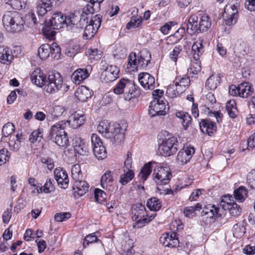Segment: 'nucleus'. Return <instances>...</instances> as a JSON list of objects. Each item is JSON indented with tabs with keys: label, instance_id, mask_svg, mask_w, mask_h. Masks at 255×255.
Instances as JSON below:
<instances>
[{
	"label": "nucleus",
	"instance_id": "11",
	"mask_svg": "<svg viewBox=\"0 0 255 255\" xmlns=\"http://www.w3.org/2000/svg\"><path fill=\"white\" fill-rule=\"evenodd\" d=\"M91 139L95 156L98 159L102 160L105 158L107 157L106 150L103 145L100 137L96 134L93 133Z\"/></svg>",
	"mask_w": 255,
	"mask_h": 255
},
{
	"label": "nucleus",
	"instance_id": "57",
	"mask_svg": "<svg viewBox=\"0 0 255 255\" xmlns=\"http://www.w3.org/2000/svg\"><path fill=\"white\" fill-rule=\"evenodd\" d=\"M218 83L217 80H216L214 77L210 76L206 81V86L208 89L214 90L217 88Z\"/></svg>",
	"mask_w": 255,
	"mask_h": 255
},
{
	"label": "nucleus",
	"instance_id": "32",
	"mask_svg": "<svg viewBox=\"0 0 255 255\" xmlns=\"http://www.w3.org/2000/svg\"><path fill=\"white\" fill-rule=\"evenodd\" d=\"M21 139L22 136L21 134H17L16 135H10L8 141L10 150L17 151L20 147Z\"/></svg>",
	"mask_w": 255,
	"mask_h": 255
},
{
	"label": "nucleus",
	"instance_id": "42",
	"mask_svg": "<svg viewBox=\"0 0 255 255\" xmlns=\"http://www.w3.org/2000/svg\"><path fill=\"white\" fill-rule=\"evenodd\" d=\"M101 185L103 188H107L108 186H111L113 182V178L111 171L106 172L101 177Z\"/></svg>",
	"mask_w": 255,
	"mask_h": 255
},
{
	"label": "nucleus",
	"instance_id": "25",
	"mask_svg": "<svg viewBox=\"0 0 255 255\" xmlns=\"http://www.w3.org/2000/svg\"><path fill=\"white\" fill-rule=\"evenodd\" d=\"M75 95L82 102L86 101L92 96L91 91L85 86L79 87L76 91Z\"/></svg>",
	"mask_w": 255,
	"mask_h": 255
},
{
	"label": "nucleus",
	"instance_id": "9",
	"mask_svg": "<svg viewBox=\"0 0 255 255\" xmlns=\"http://www.w3.org/2000/svg\"><path fill=\"white\" fill-rule=\"evenodd\" d=\"M127 127L126 124H114L110 128V131L108 133L107 138L110 139L113 143H121L125 139V132Z\"/></svg>",
	"mask_w": 255,
	"mask_h": 255
},
{
	"label": "nucleus",
	"instance_id": "2",
	"mask_svg": "<svg viewBox=\"0 0 255 255\" xmlns=\"http://www.w3.org/2000/svg\"><path fill=\"white\" fill-rule=\"evenodd\" d=\"M2 23L6 31L17 33L24 29L25 21L22 15L16 11H7L2 16Z\"/></svg>",
	"mask_w": 255,
	"mask_h": 255
},
{
	"label": "nucleus",
	"instance_id": "35",
	"mask_svg": "<svg viewBox=\"0 0 255 255\" xmlns=\"http://www.w3.org/2000/svg\"><path fill=\"white\" fill-rule=\"evenodd\" d=\"M226 109L230 118L234 119L236 117L237 110L235 100H232L228 101L226 103Z\"/></svg>",
	"mask_w": 255,
	"mask_h": 255
},
{
	"label": "nucleus",
	"instance_id": "19",
	"mask_svg": "<svg viewBox=\"0 0 255 255\" xmlns=\"http://www.w3.org/2000/svg\"><path fill=\"white\" fill-rule=\"evenodd\" d=\"M31 80L36 86L41 87L46 83V75L40 69H36L31 74Z\"/></svg>",
	"mask_w": 255,
	"mask_h": 255
},
{
	"label": "nucleus",
	"instance_id": "27",
	"mask_svg": "<svg viewBox=\"0 0 255 255\" xmlns=\"http://www.w3.org/2000/svg\"><path fill=\"white\" fill-rule=\"evenodd\" d=\"M212 20L208 15L206 13L201 15L198 25V30L207 31L212 26Z\"/></svg>",
	"mask_w": 255,
	"mask_h": 255
},
{
	"label": "nucleus",
	"instance_id": "33",
	"mask_svg": "<svg viewBox=\"0 0 255 255\" xmlns=\"http://www.w3.org/2000/svg\"><path fill=\"white\" fill-rule=\"evenodd\" d=\"M66 113V109L64 106L61 105H57L53 107L49 112V114L52 119H57Z\"/></svg>",
	"mask_w": 255,
	"mask_h": 255
},
{
	"label": "nucleus",
	"instance_id": "62",
	"mask_svg": "<svg viewBox=\"0 0 255 255\" xmlns=\"http://www.w3.org/2000/svg\"><path fill=\"white\" fill-rule=\"evenodd\" d=\"M101 16L100 15H96L91 19L89 23L93 25L94 27L98 30L101 26Z\"/></svg>",
	"mask_w": 255,
	"mask_h": 255
},
{
	"label": "nucleus",
	"instance_id": "44",
	"mask_svg": "<svg viewBox=\"0 0 255 255\" xmlns=\"http://www.w3.org/2000/svg\"><path fill=\"white\" fill-rule=\"evenodd\" d=\"M201 66L200 63L196 60L192 61L190 67L188 69V72L189 74L196 75L200 72Z\"/></svg>",
	"mask_w": 255,
	"mask_h": 255
},
{
	"label": "nucleus",
	"instance_id": "50",
	"mask_svg": "<svg viewBox=\"0 0 255 255\" xmlns=\"http://www.w3.org/2000/svg\"><path fill=\"white\" fill-rule=\"evenodd\" d=\"M202 209V205L197 203L195 206H190L186 207L184 210V214L185 216L190 217L193 216V213L196 211H200Z\"/></svg>",
	"mask_w": 255,
	"mask_h": 255
},
{
	"label": "nucleus",
	"instance_id": "5",
	"mask_svg": "<svg viewBox=\"0 0 255 255\" xmlns=\"http://www.w3.org/2000/svg\"><path fill=\"white\" fill-rule=\"evenodd\" d=\"M64 16L61 12L54 13L51 17L49 21L46 23L43 27L44 33L49 38L53 37L55 31L53 29H59L64 27Z\"/></svg>",
	"mask_w": 255,
	"mask_h": 255
},
{
	"label": "nucleus",
	"instance_id": "48",
	"mask_svg": "<svg viewBox=\"0 0 255 255\" xmlns=\"http://www.w3.org/2000/svg\"><path fill=\"white\" fill-rule=\"evenodd\" d=\"M102 52L97 48L89 49L86 51V55H88L91 60H98L101 58Z\"/></svg>",
	"mask_w": 255,
	"mask_h": 255
},
{
	"label": "nucleus",
	"instance_id": "17",
	"mask_svg": "<svg viewBox=\"0 0 255 255\" xmlns=\"http://www.w3.org/2000/svg\"><path fill=\"white\" fill-rule=\"evenodd\" d=\"M72 145L75 153L82 155H85L87 154L88 148L80 137H75L72 140Z\"/></svg>",
	"mask_w": 255,
	"mask_h": 255
},
{
	"label": "nucleus",
	"instance_id": "63",
	"mask_svg": "<svg viewBox=\"0 0 255 255\" xmlns=\"http://www.w3.org/2000/svg\"><path fill=\"white\" fill-rule=\"evenodd\" d=\"M172 235L171 233L169 235L168 233L163 234L160 238V242L165 247H168L169 246V244L171 241V239H172Z\"/></svg>",
	"mask_w": 255,
	"mask_h": 255
},
{
	"label": "nucleus",
	"instance_id": "54",
	"mask_svg": "<svg viewBox=\"0 0 255 255\" xmlns=\"http://www.w3.org/2000/svg\"><path fill=\"white\" fill-rule=\"evenodd\" d=\"M50 55L54 58L58 59L60 58L61 48L57 44L53 43L50 45Z\"/></svg>",
	"mask_w": 255,
	"mask_h": 255
},
{
	"label": "nucleus",
	"instance_id": "30",
	"mask_svg": "<svg viewBox=\"0 0 255 255\" xmlns=\"http://www.w3.org/2000/svg\"><path fill=\"white\" fill-rule=\"evenodd\" d=\"M253 92V88L251 84L248 82L242 83L239 84V97L247 98Z\"/></svg>",
	"mask_w": 255,
	"mask_h": 255
},
{
	"label": "nucleus",
	"instance_id": "49",
	"mask_svg": "<svg viewBox=\"0 0 255 255\" xmlns=\"http://www.w3.org/2000/svg\"><path fill=\"white\" fill-rule=\"evenodd\" d=\"M43 138V134L39 129L33 131L29 136V140L32 143L39 142Z\"/></svg>",
	"mask_w": 255,
	"mask_h": 255
},
{
	"label": "nucleus",
	"instance_id": "58",
	"mask_svg": "<svg viewBox=\"0 0 255 255\" xmlns=\"http://www.w3.org/2000/svg\"><path fill=\"white\" fill-rule=\"evenodd\" d=\"M53 180L49 178L47 179L44 185L43 186V192L49 193L53 191L54 189V186L53 184Z\"/></svg>",
	"mask_w": 255,
	"mask_h": 255
},
{
	"label": "nucleus",
	"instance_id": "4",
	"mask_svg": "<svg viewBox=\"0 0 255 255\" xmlns=\"http://www.w3.org/2000/svg\"><path fill=\"white\" fill-rule=\"evenodd\" d=\"M65 128L64 123L60 121L52 126L50 128V140L60 147H66L68 145L69 139L64 130Z\"/></svg>",
	"mask_w": 255,
	"mask_h": 255
},
{
	"label": "nucleus",
	"instance_id": "60",
	"mask_svg": "<svg viewBox=\"0 0 255 255\" xmlns=\"http://www.w3.org/2000/svg\"><path fill=\"white\" fill-rule=\"evenodd\" d=\"M98 239L95 233L87 235L84 239L83 246L84 247L88 246L90 243L97 242Z\"/></svg>",
	"mask_w": 255,
	"mask_h": 255
},
{
	"label": "nucleus",
	"instance_id": "23",
	"mask_svg": "<svg viewBox=\"0 0 255 255\" xmlns=\"http://www.w3.org/2000/svg\"><path fill=\"white\" fill-rule=\"evenodd\" d=\"M200 128L203 132H206L209 135H211L213 134L217 129L215 124L208 120H203L200 123Z\"/></svg>",
	"mask_w": 255,
	"mask_h": 255
},
{
	"label": "nucleus",
	"instance_id": "41",
	"mask_svg": "<svg viewBox=\"0 0 255 255\" xmlns=\"http://www.w3.org/2000/svg\"><path fill=\"white\" fill-rule=\"evenodd\" d=\"M97 29L94 27V25L91 24H87L84 29L83 33V37L86 39H91L94 37L97 32Z\"/></svg>",
	"mask_w": 255,
	"mask_h": 255
},
{
	"label": "nucleus",
	"instance_id": "36",
	"mask_svg": "<svg viewBox=\"0 0 255 255\" xmlns=\"http://www.w3.org/2000/svg\"><path fill=\"white\" fill-rule=\"evenodd\" d=\"M234 193L235 199L242 202L247 196L248 191L246 188L240 186L239 188L235 190Z\"/></svg>",
	"mask_w": 255,
	"mask_h": 255
},
{
	"label": "nucleus",
	"instance_id": "18",
	"mask_svg": "<svg viewBox=\"0 0 255 255\" xmlns=\"http://www.w3.org/2000/svg\"><path fill=\"white\" fill-rule=\"evenodd\" d=\"M74 181L73 189L75 196L77 194L79 196H82L88 192L89 185L86 181H82L81 179Z\"/></svg>",
	"mask_w": 255,
	"mask_h": 255
},
{
	"label": "nucleus",
	"instance_id": "3",
	"mask_svg": "<svg viewBox=\"0 0 255 255\" xmlns=\"http://www.w3.org/2000/svg\"><path fill=\"white\" fill-rule=\"evenodd\" d=\"M113 91L117 95L123 94L126 101H130L132 98L138 97L140 91L138 87L128 79H121L114 88Z\"/></svg>",
	"mask_w": 255,
	"mask_h": 255
},
{
	"label": "nucleus",
	"instance_id": "28",
	"mask_svg": "<svg viewBox=\"0 0 255 255\" xmlns=\"http://www.w3.org/2000/svg\"><path fill=\"white\" fill-rule=\"evenodd\" d=\"M138 58V66L139 69L144 68L150 63L151 60V54L146 49H143L140 52Z\"/></svg>",
	"mask_w": 255,
	"mask_h": 255
},
{
	"label": "nucleus",
	"instance_id": "8",
	"mask_svg": "<svg viewBox=\"0 0 255 255\" xmlns=\"http://www.w3.org/2000/svg\"><path fill=\"white\" fill-rule=\"evenodd\" d=\"M177 143L176 138L174 136L164 139L159 145L160 154L165 156L174 154L177 150Z\"/></svg>",
	"mask_w": 255,
	"mask_h": 255
},
{
	"label": "nucleus",
	"instance_id": "21",
	"mask_svg": "<svg viewBox=\"0 0 255 255\" xmlns=\"http://www.w3.org/2000/svg\"><path fill=\"white\" fill-rule=\"evenodd\" d=\"M78 21V17L75 14L71 13L68 16H64V25H66L69 30L73 32H78V31H80L77 28Z\"/></svg>",
	"mask_w": 255,
	"mask_h": 255
},
{
	"label": "nucleus",
	"instance_id": "13",
	"mask_svg": "<svg viewBox=\"0 0 255 255\" xmlns=\"http://www.w3.org/2000/svg\"><path fill=\"white\" fill-rule=\"evenodd\" d=\"M86 119V116L77 112L73 113L67 121H61L64 123L65 127L71 125L73 128H77L84 124Z\"/></svg>",
	"mask_w": 255,
	"mask_h": 255
},
{
	"label": "nucleus",
	"instance_id": "45",
	"mask_svg": "<svg viewBox=\"0 0 255 255\" xmlns=\"http://www.w3.org/2000/svg\"><path fill=\"white\" fill-rule=\"evenodd\" d=\"M52 7V4L49 3H41L37 5V12L39 15L43 16L47 13V12L51 11Z\"/></svg>",
	"mask_w": 255,
	"mask_h": 255
},
{
	"label": "nucleus",
	"instance_id": "64",
	"mask_svg": "<svg viewBox=\"0 0 255 255\" xmlns=\"http://www.w3.org/2000/svg\"><path fill=\"white\" fill-rule=\"evenodd\" d=\"M230 213L233 216H236L241 212V208L236 203H233L229 209Z\"/></svg>",
	"mask_w": 255,
	"mask_h": 255
},
{
	"label": "nucleus",
	"instance_id": "24",
	"mask_svg": "<svg viewBox=\"0 0 255 255\" xmlns=\"http://www.w3.org/2000/svg\"><path fill=\"white\" fill-rule=\"evenodd\" d=\"M12 59V55L10 50L3 45L0 46V62L8 65Z\"/></svg>",
	"mask_w": 255,
	"mask_h": 255
},
{
	"label": "nucleus",
	"instance_id": "12",
	"mask_svg": "<svg viewBox=\"0 0 255 255\" xmlns=\"http://www.w3.org/2000/svg\"><path fill=\"white\" fill-rule=\"evenodd\" d=\"M119 72L120 69L117 66L109 65L101 73L100 80L106 83L113 82L119 77Z\"/></svg>",
	"mask_w": 255,
	"mask_h": 255
},
{
	"label": "nucleus",
	"instance_id": "10",
	"mask_svg": "<svg viewBox=\"0 0 255 255\" xmlns=\"http://www.w3.org/2000/svg\"><path fill=\"white\" fill-rule=\"evenodd\" d=\"M165 103L163 99L155 98L149 106V114L150 117L164 116L166 114Z\"/></svg>",
	"mask_w": 255,
	"mask_h": 255
},
{
	"label": "nucleus",
	"instance_id": "31",
	"mask_svg": "<svg viewBox=\"0 0 255 255\" xmlns=\"http://www.w3.org/2000/svg\"><path fill=\"white\" fill-rule=\"evenodd\" d=\"M198 17L195 15H191L186 24L187 32L192 34L198 31Z\"/></svg>",
	"mask_w": 255,
	"mask_h": 255
},
{
	"label": "nucleus",
	"instance_id": "55",
	"mask_svg": "<svg viewBox=\"0 0 255 255\" xmlns=\"http://www.w3.org/2000/svg\"><path fill=\"white\" fill-rule=\"evenodd\" d=\"M10 154L6 149H2L0 150V165L1 166L8 161Z\"/></svg>",
	"mask_w": 255,
	"mask_h": 255
},
{
	"label": "nucleus",
	"instance_id": "37",
	"mask_svg": "<svg viewBox=\"0 0 255 255\" xmlns=\"http://www.w3.org/2000/svg\"><path fill=\"white\" fill-rule=\"evenodd\" d=\"M50 45L48 44L42 45L38 50V54L41 59H46L50 55Z\"/></svg>",
	"mask_w": 255,
	"mask_h": 255
},
{
	"label": "nucleus",
	"instance_id": "46",
	"mask_svg": "<svg viewBox=\"0 0 255 255\" xmlns=\"http://www.w3.org/2000/svg\"><path fill=\"white\" fill-rule=\"evenodd\" d=\"M133 172L132 170H128L126 173L122 174L120 178V182L123 185L128 183L133 178Z\"/></svg>",
	"mask_w": 255,
	"mask_h": 255
},
{
	"label": "nucleus",
	"instance_id": "6",
	"mask_svg": "<svg viewBox=\"0 0 255 255\" xmlns=\"http://www.w3.org/2000/svg\"><path fill=\"white\" fill-rule=\"evenodd\" d=\"M46 82L47 83L45 87L46 91L49 94L55 93L61 88L63 79L59 72L51 71L49 72Z\"/></svg>",
	"mask_w": 255,
	"mask_h": 255
},
{
	"label": "nucleus",
	"instance_id": "15",
	"mask_svg": "<svg viewBox=\"0 0 255 255\" xmlns=\"http://www.w3.org/2000/svg\"><path fill=\"white\" fill-rule=\"evenodd\" d=\"M138 81L145 90L154 88V78L148 73H141L138 75Z\"/></svg>",
	"mask_w": 255,
	"mask_h": 255
},
{
	"label": "nucleus",
	"instance_id": "47",
	"mask_svg": "<svg viewBox=\"0 0 255 255\" xmlns=\"http://www.w3.org/2000/svg\"><path fill=\"white\" fill-rule=\"evenodd\" d=\"M71 174L74 180H77L82 178V174L80 165L76 164L72 166Z\"/></svg>",
	"mask_w": 255,
	"mask_h": 255
},
{
	"label": "nucleus",
	"instance_id": "56",
	"mask_svg": "<svg viewBox=\"0 0 255 255\" xmlns=\"http://www.w3.org/2000/svg\"><path fill=\"white\" fill-rule=\"evenodd\" d=\"M14 130V125L10 123H8L4 125L2 129V133L4 136L10 135Z\"/></svg>",
	"mask_w": 255,
	"mask_h": 255
},
{
	"label": "nucleus",
	"instance_id": "1",
	"mask_svg": "<svg viewBox=\"0 0 255 255\" xmlns=\"http://www.w3.org/2000/svg\"><path fill=\"white\" fill-rule=\"evenodd\" d=\"M153 164L156 165L154 170L153 179L158 185H166L168 183L172 176L169 169L167 167H161L156 162L153 161H150L144 165L138 175V179L140 181L144 182L150 174L151 165Z\"/></svg>",
	"mask_w": 255,
	"mask_h": 255
},
{
	"label": "nucleus",
	"instance_id": "40",
	"mask_svg": "<svg viewBox=\"0 0 255 255\" xmlns=\"http://www.w3.org/2000/svg\"><path fill=\"white\" fill-rule=\"evenodd\" d=\"M147 207L153 211H158L161 208V204L159 200L156 197H152L148 199L146 202Z\"/></svg>",
	"mask_w": 255,
	"mask_h": 255
},
{
	"label": "nucleus",
	"instance_id": "53",
	"mask_svg": "<svg viewBox=\"0 0 255 255\" xmlns=\"http://www.w3.org/2000/svg\"><path fill=\"white\" fill-rule=\"evenodd\" d=\"M142 22V18L139 16L132 17L130 21L127 23L126 27L127 29L136 28L139 26Z\"/></svg>",
	"mask_w": 255,
	"mask_h": 255
},
{
	"label": "nucleus",
	"instance_id": "34",
	"mask_svg": "<svg viewBox=\"0 0 255 255\" xmlns=\"http://www.w3.org/2000/svg\"><path fill=\"white\" fill-rule=\"evenodd\" d=\"M178 84L177 82L173 81V83L168 87L166 93L168 97L173 98L183 93V91H180L179 90Z\"/></svg>",
	"mask_w": 255,
	"mask_h": 255
},
{
	"label": "nucleus",
	"instance_id": "39",
	"mask_svg": "<svg viewBox=\"0 0 255 255\" xmlns=\"http://www.w3.org/2000/svg\"><path fill=\"white\" fill-rule=\"evenodd\" d=\"M111 128L110 124L107 121H103L99 123L97 127V130L100 133L107 137L108 133L110 132Z\"/></svg>",
	"mask_w": 255,
	"mask_h": 255
},
{
	"label": "nucleus",
	"instance_id": "14",
	"mask_svg": "<svg viewBox=\"0 0 255 255\" xmlns=\"http://www.w3.org/2000/svg\"><path fill=\"white\" fill-rule=\"evenodd\" d=\"M194 152V148L192 146H187L184 148L177 154V162L182 165L186 164L190 161Z\"/></svg>",
	"mask_w": 255,
	"mask_h": 255
},
{
	"label": "nucleus",
	"instance_id": "29",
	"mask_svg": "<svg viewBox=\"0 0 255 255\" xmlns=\"http://www.w3.org/2000/svg\"><path fill=\"white\" fill-rule=\"evenodd\" d=\"M132 214L133 220H137L138 218H144L146 214L144 206L140 203L136 204L133 206Z\"/></svg>",
	"mask_w": 255,
	"mask_h": 255
},
{
	"label": "nucleus",
	"instance_id": "16",
	"mask_svg": "<svg viewBox=\"0 0 255 255\" xmlns=\"http://www.w3.org/2000/svg\"><path fill=\"white\" fill-rule=\"evenodd\" d=\"M54 177L59 185L61 188L66 189L68 187L69 179L65 170L60 167L56 168L54 170Z\"/></svg>",
	"mask_w": 255,
	"mask_h": 255
},
{
	"label": "nucleus",
	"instance_id": "20",
	"mask_svg": "<svg viewBox=\"0 0 255 255\" xmlns=\"http://www.w3.org/2000/svg\"><path fill=\"white\" fill-rule=\"evenodd\" d=\"M222 210L214 205H208L203 208L202 212V216L207 215V217L218 218L221 216Z\"/></svg>",
	"mask_w": 255,
	"mask_h": 255
},
{
	"label": "nucleus",
	"instance_id": "38",
	"mask_svg": "<svg viewBox=\"0 0 255 255\" xmlns=\"http://www.w3.org/2000/svg\"><path fill=\"white\" fill-rule=\"evenodd\" d=\"M128 68H132V70L133 71L134 69L137 70L139 68L138 66V58L136 57L135 53H131L128 59Z\"/></svg>",
	"mask_w": 255,
	"mask_h": 255
},
{
	"label": "nucleus",
	"instance_id": "51",
	"mask_svg": "<svg viewBox=\"0 0 255 255\" xmlns=\"http://www.w3.org/2000/svg\"><path fill=\"white\" fill-rule=\"evenodd\" d=\"M203 48V40L200 39L195 42L192 46V51H194L195 53H197L198 56L202 54L204 51Z\"/></svg>",
	"mask_w": 255,
	"mask_h": 255
},
{
	"label": "nucleus",
	"instance_id": "7",
	"mask_svg": "<svg viewBox=\"0 0 255 255\" xmlns=\"http://www.w3.org/2000/svg\"><path fill=\"white\" fill-rule=\"evenodd\" d=\"M239 3L237 0L227 4L224 8L223 17L226 24L231 25L236 23L238 18V8Z\"/></svg>",
	"mask_w": 255,
	"mask_h": 255
},
{
	"label": "nucleus",
	"instance_id": "26",
	"mask_svg": "<svg viewBox=\"0 0 255 255\" xmlns=\"http://www.w3.org/2000/svg\"><path fill=\"white\" fill-rule=\"evenodd\" d=\"M176 118L179 120L178 122L182 124L183 128L186 130L191 124V118L189 114L183 111L177 112L175 114Z\"/></svg>",
	"mask_w": 255,
	"mask_h": 255
},
{
	"label": "nucleus",
	"instance_id": "59",
	"mask_svg": "<svg viewBox=\"0 0 255 255\" xmlns=\"http://www.w3.org/2000/svg\"><path fill=\"white\" fill-rule=\"evenodd\" d=\"M71 214L69 212L59 213L55 214L54 218L57 222H63L66 220L70 218Z\"/></svg>",
	"mask_w": 255,
	"mask_h": 255
},
{
	"label": "nucleus",
	"instance_id": "52",
	"mask_svg": "<svg viewBox=\"0 0 255 255\" xmlns=\"http://www.w3.org/2000/svg\"><path fill=\"white\" fill-rule=\"evenodd\" d=\"M95 199L99 203L104 202L107 199V194L106 193L98 188H96L94 191Z\"/></svg>",
	"mask_w": 255,
	"mask_h": 255
},
{
	"label": "nucleus",
	"instance_id": "22",
	"mask_svg": "<svg viewBox=\"0 0 255 255\" xmlns=\"http://www.w3.org/2000/svg\"><path fill=\"white\" fill-rule=\"evenodd\" d=\"M89 76V73L87 69H78L72 73L71 79L75 84H80Z\"/></svg>",
	"mask_w": 255,
	"mask_h": 255
},
{
	"label": "nucleus",
	"instance_id": "61",
	"mask_svg": "<svg viewBox=\"0 0 255 255\" xmlns=\"http://www.w3.org/2000/svg\"><path fill=\"white\" fill-rule=\"evenodd\" d=\"M89 12V11L87 10V6L84 8L83 13L81 15L80 19L79 20V25H82L83 26L85 24L88 23V19L89 18V14H92Z\"/></svg>",
	"mask_w": 255,
	"mask_h": 255
},
{
	"label": "nucleus",
	"instance_id": "43",
	"mask_svg": "<svg viewBox=\"0 0 255 255\" xmlns=\"http://www.w3.org/2000/svg\"><path fill=\"white\" fill-rule=\"evenodd\" d=\"M174 81V82L178 83L179 90L180 91H183V92L188 88L190 82L188 77H183L182 78H176Z\"/></svg>",
	"mask_w": 255,
	"mask_h": 255
}]
</instances>
